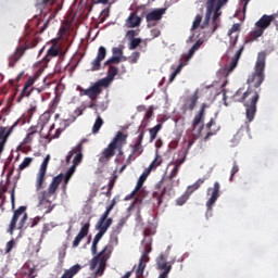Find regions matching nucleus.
<instances>
[{"mask_svg":"<svg viewBox=\"0 0 278 278\" xmlns=\"http://www.w3.org/2000/svg\"><path fill=\"white\" fill-rule=\"evenodd\" d=\"M142 140H144V130H141V131L139 132V136H138V138H137L136 143H137V144H142Z\"/></svg>","mask_w":278,"mask_h":278,"instance_id":"nucleus-64","label":"nucleus"},{"mask_svg":"<svg viewBox=\"0 0 278 278\" xmlns=\"http://www.w3.org/2000/svg\"><path fill=\"white\" fill-rule=\"evenodd\" d=\"M27 206H20L17 210L14 211L12 219L9 225L8 233L10 236H14V230L18 229L20 231H25L29 224H27Z\"/></svg>","mask_w":278,"mask_h":278,"instance_id":"nucleus-3","label":"nucleus"},{"mask_svg":"<svg viewBox=\"0 0 278 278\" xmlns=\"http://www.w3.org/2000/svg\"><path fill=\"white\" fill-rule=\"evenodd\" d=\"M140 60V52L135 51L128 56L129 64H138V61Z\"/></svg>","mask_w":278,"mask_h":278,"instance_id":"nucleus-49","label":"nucleus"},{"mask_svg":"<svg viewBox=\"0 0 278 278\" xmlns=\"http://www.w3.org/2000/svg\"><path fill=\"white\" fill-rule=\"evenodd\" d=\"M31 162H34L33 157H25L24 161L20 164L18 170H25V168H28V166L31 165Z\"/></svg>","mask_w":278,"mask_h":278,"instance_id":"nucleus-47","label":"nucleus"},{"mask_svg":"<svg viewBox=\"0 0 278 278\" xmlns=\"http://www.w3.org/2000/svg\"><path fill=\"white\" fill-rule=\"evenodd\" d=\"M192 144H194V140H189L187 142V147L184 148L178 155L180 156V159H177L174 163H169L168 166H170V164H174L176 167L181 168V164H184L186 162V157H188V153H190V149H192Z\"/></svg>","mask_w":278,"mask_h":278,"instance_id":"nucleus-20","label":"nucleus"},{"mask_svg":"<svg viewBox=\"0 0 278 278\" xmlns=\"http://www.w3.org/2000/svg\"><path fill=\"white\" fill-rule=\"evenodd\" d=\"M207 108H210V105H207L206 103H202L200 111L198 112V114H195L191 124L193 130L197 129V126L203 123V117L205 116V110H207Z\"/></svg>","mask_w":278,"mask_h":278,"instance_id":"nucleus-25","label":"nucleus"},{"mask_svg":"<svg viewBox=\"0 0 278 278\" xmlns=\"http://www.w3.org/2000/svg\"><path fill=\"white\" fill-rule=\"evenodd\" d=\"M271 23H275V16L266 15L264 14L256 23L255 28L250 33L249 39L247 42H254V40H257V38H261V36H264V31L268 29L271 25Z\"/></svg>","mask_w":278,"mask_h":278,"instance_id":"nucleus-6","label":"nucleus"},{"mask_svg":"<svg viewBox=\"0 0 278 278\" xmlns=\"http://www.w3.org/2000/svg\"><path fill=\"white\" fill-rule=\"evenodd\" d=\"M143 236H144V239L142 241L143 247L144 244H147V240H150V245H151L153 242V239L151 238V236H153V231L151 230V228H146L143 230Z\"/></svg>","mask_w":278,"mask_h":278,"instance_id":"nucleus-42","label":"nucleus"},{"mask_svg":"<svg viewBox=\"0 0 278 278\" xmlns=\"http://www.w3.org/2000/svg\"><path fill=\"white\" fill-rule=\"evenodd\" d=\"M61 125L63 126L62 128H58L54 136L51 138H60L62 132L71 125V119H62Z\"/></svg>","mask_w":278,"mask_h":278,"instance_id":"nucleus-38","label":"nucleus"},{"mask_svg":"<svg viewBox=\"0 0 278 278\" xmlns=\"http://www.w3.org/2000/svg\"><path fill=\"white\" fill-rule=\"evenodd\" d=\"M112 53L114 56L123 59V49L115 47L112 49Z\"/></svg>","mask_w":278,"mask_h":278,"instance_id":"nucleus-58","label":"nucleus"},{"mask_svg":"<svg viewBox=\"0 0 278 278\" xmlns=\"http://www.w3.org/2000/svg\"><path fill=\"white\" fill-rule=\"evenodd\" d=\"M51 160V156L48 154L43 162L40 165L39 172L37 174L36 178V190H42V186H45V177H47V168L49 166V161Z\"/></svg>","mask_w":278,"mask_h":278,"instance_id":"nucleus-14","label":"nucleus"},{"mask_svg":"<svg viewBox=\"0 0 278 278\" xmlns=\"http://www.w3.org/2000/svg\"><path fill=\"white\" fill-rule=\"evenodd\" d=\"M37 134H38V126H30L27 130V135L24 138L23 143L24 144H31V142H34V138H36Z\"/></svg>","mask_w":278,"mask_h":278,"instance_id":"nucleus-32","label":"nucleus"},{"mask_svg":"<svg viewBox=\"0 0 278 278\" xmlns=\"http://www.w3.org/2000/svg\"><path fill=\"white\" fill-rule=\"evenodd\" d=\"M121 56H112L111 59H109L104 64L108 66V64H119L121 62Z\"/></svg>","mask_w":278,"mask_h":278,"instance_id":"nucleus-57","label":"nucleus"},{"mask_svg":"<svg viewBox=\"0 0 278 278\" xmlns=\"http://www.w3.org/2000/svg\"><path fill=\"white\" fill-rule=\"evenodd\" d=\"M203 45V41H201V39H199L190 49L189 52L187 54H182L181 59H180V63L178 64V66L176 67V70L174 71L176 75H179L181 73V68H184V66H188V63L190 62V60H192L194 53H197V51H199V49H201V46Z\"/></svg>","mask_w":278,"mask_h":278,"instance_id":"nucleus-10","label":"nucleus"},{"mask_svg":"<svg viewBox=\"0 0 278 278\" xmlns=\"http://www.w3.org/2000/svg\"><path fill=\"white\" fill-rule=\"evenodd\" d=\"M144 268H147V264L139 262L138 268L136 270L137 278H142V275H144Z\"/></svg>","mask_w":278,"mask_h":278,"instance_id":"nucleus-50","label":"nucleus"},{"mask_svg":"<svg viewBox=\"0 0 278 278\" xmlns=\"http://www.w3.org/2000/svg\"><path fill=\"white\" fill-rule=\"evenodd\" d=\"M116 179H118V175H116V172L113 173V177L111 178L108 188L110 190H114V185L116 184Z\"/></svg>","mask_w":278,"mask_h":278,"instance_id":"nucleus-55","label":"nucleus"},{"mask_svg":"<svg viewBox=\"0 0 278 278\" xmlns=\"http://www.w3.org/2000/svg\"><path fill=\"white\" fill-rule=\"evenodd\" d=\"M86 142H88V139H81L79 143L76 144V147H74L68 154L66 155L65 162L66 164H71V160H73V166L77 167L79 166L80 162H83L84 160V144H86ZM76 153V155H75ZM73 155L74 159H73Z\"/></svg>","mask_w":278,"mask_h":278,"instance_id":"nucleus-9","label":"nucleus"},{"mask_svg":"<svg viewBox=\"0 0 278 278\" xmlns=\"http://www.w3.org/2000/svg\"><path fill=\"white\" fill-rule=\"evenodd\" d=\"M51 21H53V13H50L48 20L45 22V24L41 27V34L42 31H45V29H47V27H49V23H51Z\"/></svg>","mask_w":278,"mask_h":278,"instance_id":"nucleus-60","label":"nucleus"},{"mask_svg":"<svg viewBox=\"0 0 278 278\" xmlns=\"http://www.w3.org/2000/svg\"><path fill=\"white\" fill-rule=\"evenodd\" d=\"M116 142H118V137H114L109 146L102 151L99 157L100 163L110 162L114 155H116Z\"/></svg>","mask_w":278,"mask_h":278,"instance_id":"nucleus-15","label":"nucleus"},{"mask_svg":"<svg viewBox=\"0 0 278 278\" xmlns=\"http://www.w3.org/2000/svg\"><path fill=\"white\" fill-rule=\"evenodd\" d=\"M140 45H142V39H140V38L131 39V40L129 41L128 49H129L130 51H135V49H136L137 47H139Z\"/></svg>","mask_w":278,"mask_h":278,"instance_id":"nucleus-46","label":"nucleus"},{"mask_svg":"<svg viewBox=\"0 0 278 278\" xmlns=\"http://www.w3.org/2000/svg\"><path fill=\"white\" fill-rule=\"evenodd\" d=\"M242 51H244V46H242L235 54V58L232 62L228 65V73L233 72L236 66H238V62L240 60V56L242 55Z\"/></svg>","mask_w":278,"mask_h":278,"instance_id":"nucleus-34","label":"nucleus"},{"mask_svg":"<svg viewBox=\"0 0 278 278\" xmlns=\"http://www.w3.org/2000/svg\"><path fill=\"white\" fill-rule=\"evenodd\" d=\"M156 266L157 270H163V273L160 274L159 278H168V274L170 273V270H173V265L166 262L164 254H160V256L157 257Z\"/></svg>","mask_w":278,"mask_h":278,"instance_id":"nucleus-17","label":"nucleus"},{"mask_svg":"<svg viewBox=\"0 0 278 278\" xmlns=\"http://www.w3.org/2000/svg\"><path fill=\"white\" fill-rule=\"evenodd\" d=\"M56 1L58 0H41L37 2L36 8L37 10H40V12L42 13V11L47 8V5H55Z\"/></svg>","mask_w":278,"mask_h":278,"instance_id":"nucleus-37","label":"nucleus"},{"mask_svg":"<svg viewBox=\"0 0 278 278\" xmlns=\"http://www.w3.org/2000/svg\"><path fill=\"white\" fill-rule=\"evenodd\" d=\"M77 167H75V165H72L68 169H67V172L65 173V177H70V179H71V177H73V175L75 174V169H76Z\"/></svg>","mask_w":278,"mask_h":278,"instance_id":"nucleus-62","label":"nucleus"},{"mask_svg":"<svg viewBox=\"0 0 278 278\" xmlns=\"http://www.w3.org/2000/svg\"><path fill=\"white\" fill-rule=\"evenodd\" d=\"M165 184L163 190L161 191L160 195L156 197L157 206L162 205L164 203V195L170 194L173 192V188L175 186V180L173 178L163 177L160 182L156 185V188H162V185Z\"/></svg>","mask_w":278,"mask_h":278,"instance_id":"nucleus-11","label":"nucleus"},{"mask_svg":"<svg viewBox=\"0 0 278 278\" xmlns=\"http://www.w3.org/2000/svg\"><path fill=\"white\" fill-rule=\"evenodd\" d=\"M143 254L140 257L139 262H141V264H147L149 262V253H151V251H153V249L151 248V239L147 240L146 239V244L143 245Z\"/></svg>","mask_w":278,"mask_h":278,"instance_id":"nucleus-33","label":"nucleus"},{"mask_svg":"<svg viewBox=\"0 0 278 278\" xmlns=\"http://www.w3.org/2000/svg\"><path fill=\"white\" fill-rule=\"evenodd\" d=\"M38 223H40V217L37 216V217L30 219V223L28 224V227L34 228V227H36V225H38Z\"/></svg>","mask_w":278,"mask_h":278,"instance_id":"nucleus-63","label":"nucleus"},{"mask_svg":"<svg viewBox=\"0 0 278 278\" xmlns=\"http://www.w3.org/2000/svg\"><path fill=\"white\" fill-rule=\"evenodd\" d=\"M127 223V217H122L117 225L113 227V230L111 232V242H115V244H118V235L121 231H123V227H125V224Z\"/></svg>","mask_w":278,"mask_h":278,"instance_id":"nucleus-23","label":"nucleus"},{"mask_svg":"<svg viewBox=\"0 0 278 278\" xmlns=\"http://www.w3.org/2000/svg\"><path fill=\"white\" fill-rule=\"evenodd\" d=\"M236 31H240V24H233L232 27L229 29L228 31V36L231 40V38H233V34H236Z\"/></svg>","mask_w":278,"mask_h":278,"instance_id":"nucleus-53","label":"nucleus"},{"mask_svg":"<svg viewBox=\"0 0 278 278\" xmlns=\"http://www.w3.org/2000/svg\"><path fill=\"white\" fill-rule=\"evenodd\" d=\"M101 127H103V118L98 116L92 127V134H99V129H101Z\"/></svg>","mask_w":278,"mask_h":278,"instance_id":"nucleus-43","label":"nucleus"},{"mask_svg":"<svg viewBox=\"0 0 278 278\" xmlns=\"http://www.w3.org/2000/svg\"><path fill=\"white\" fill-rule=\"evenodd\" d=\"M62 181H64L65 186H68L71 178L68 176H64V174L55 176L49 185L48 190L38 194L39 205H43L46 201L51 199V197H54L55 199V192H58V188H60V184H62Z\"/></svg>","mask_w":278,"mask_h":278,"instance_id":"nucleus-5","label":"nucleus"},{"mask_svg":"<svg viewBox=\"0 0 278 278\" xmlns=\"http://www.w3.org/2000/svg\"><path fill=\"white\" fill-rule=\"evenodd\" d=\"M89 231H90V224L86 223L85 225H83L78 235L75 237V239L72 243L73 249H77V247H79V244L81 243V240H84V238H86V236H88Z\"/></svg>","mask_w":278,"mask_h":278,"instance_id":"nucleus-22","label":"nucleus"},{"mask_svg":"<svg viewBox=\"0 0 278 278\" xmlns=\"http://www.w3.org/2000/svg\"><path fill=\"white\" fill-rule=\"evenodd\" d=\"M112 223H113L112 218L106 219V222L98 220L96 225V229H98V233L94 236L93 242L99 243L101 241V238L105 236V233L108 232V229L112 227Z\"/></svg>","mask_w":278,"mask_h":278,"instance_id":"nucleus-16","label":"nucleus"},{"mask_svg":"<svg viewBox=\"0 0 278 278\" xmlns=\"http://www.w3.org/2000/svg\"><path fill=\"white\" fill-rule=\"evenodd\" d=\"M27 49H29V46L27 43L22 45L16 48L15 52L13 54H11L8 59L9 60V68H14L16 62H18L21 60V58H23V55H25V51H27Z\"/></svg>","mask_w":278,"mask_h":278,"instance_id":"nucleus-18","label":"nucleus"},{"mask_svg":"<svg viewBox=\"0 0 278 278\" xmlns=\"http://www.w3.org/2000/svg\"><path fill=\"white\" fill-rule=\"evenodd\" d=\"M206 180L207 178H199L193 185H190L187 188V192L189 194H192V192H197V190H199V188H201V186L204 185Z\"/></svg>","mask_w":278,"mask_h":278,"instance_id":"nucleus-35","label":"nucleus"},{"mask_svg":"<svg viewBox=\"0 0 278 278\" xmlns=\"http://www.w3.org/2000/svg\"><path fill=\"white\" fill-rule=\"evenodd\" d=\"M161 130H162V124H157L153 128L149 129L150 142H153V140H155V138H157V134H160Z\"/></svg>","mask_w":278,"mask_h":278,"instance_id":"nucleus-39","label":"nucleus"},{"mask_svg":"<svg viewBox=\"0 0 278 278\" xmlns=\"http://www.w3.org/2000/svg\"><path fill=\"white\" fill-rule=\"evenodd\" d=\"M53 229V226L51 224H43L42 231H41V238H45L49 231Z\"/></svg>","mask_w":278,"mask_h":278,"instance_id":"nucleus-52","label":"nucleus"},{"mask_svg":"<svg viewBox=\"0 0 278 278\" xmlns=\"http://www.w3.org/2000/svg\"><path fill=\"white\" fill-rule=\"evenodd\" d=\"M36 79H38V76H36V75L29 76L27 81L24 84V86H26L28 88H34V84H36Z\"/></svg>","mask_w":278,"mask_h":278,"instance_id":"nucleus-51","label":"nucleus"},{"mask_svg":"<svg viewBox=\"0 0 278 278\" xmlns=\"http://www.w3.org/2000/svg\"><path fill=\"white\" fill-rule=\"evenodd\" d=\"M205 7H206V13L204 16V21H203V15H201V14L195 15V18L192 23L191 29H192V31H194V29H199V27H201V29H205V27H207V25H210V21H212V27H213L212 31L214 34V31H216V29H218V22L220 21V16L217 17V20L214 24V12H216V8H214V10L211 13L210 18L207 21V0H206ZM205 21H207V24H205Z\"/></svg>","mask_w":278,"mask_h":278,"instance_id":"nucleus-7","label":"nucleus"},{"mask_svg":"<svg viewBox=\"0 0 278 278\" xmlns=\"http://www.w3.org/2000/svg\"><path fill=\"white\" fill-rule=\"evenodd\" d=\"M31 92H34V87H27L26 85H24L21 93L17 97V103H21V101H23L25 97H31Z\"/></svg>","mask_w":278,"mask_h":278,"instance_id":"nucleus-36","label":"nucleus"},{"mask_svg":"<svg viewBox=\"0 0 278 278\" xmlns=\"http://www.w3.org/2000/svg\"><path fill=\"white\" fill-rule=\"evenodd\" d=\"M265 70L266 52H260L254 66V73L249 75L247 80L248 89L244 92L242 89H238L233 94L235 101L243 103L248 123H253L257 112V101H260V92H262V88H260V86H262V84H264V79H266V75L264 74Z\"/></svg>","mask_w":278,"mask_h":278,"instance_id":"nucleus-1","label":"nucleus"},{"mask_svg":"<svg viewBox=\"0 0 278 278\" xmlns=\"http://www.w3.org/2000/svg\"><path fill=\"white\" fill-rule=\"evenodd\" d=\"M112 210H114V204H110V205L106 207L105 212L101 215V217L99 218V220H100L101 223H108V220L110 219V218H108V216H110V212H112Z\"/></svg>","mask_w":278,"mask_h":278,"instance_id":"nucleus-41","label":"nucleus"},{"mask_svg":"<svg viewBox=\"0 0 278 278\" xmlns=\"http://www.w3.org/2000/svg\"><path fill=\"white\" fill-rule=\"evenodd\" d=\"M207 197L208 200L206 201V210L208 212H212V207H214V204L216 201H218V198L220 197V184L218 181L214 182L213 188L207 189Z\"/></svg>","mask_w":278,"mask_h":278,"instance_id":"nucleus-12","label":"nucleus"},{"mask_svg":"<svg viewBox=\"0 0 278 278\" xmlns=\"http://www.w3.org/2000/svg\"><path fill=\"white\" fill-rule=\"evenodd\" d=\"M105 55H108V50L105 49V47L101 46L98 49L97 58L91 62L90 71H101V62L105 60Z\"/></svg>","mask_w":278,"mask_h":278,"instance_id":"nucleus-19","label":"nucleus"},{"mask_svg":"<svg viewBox=\"0 0 278 278\" xmlns=\"http://www.w3.org/2000/svg\"><path fill=\"white\" fill-rule=\"evenodd\" d=\"M227 1L229 0H207L206 21L204 23L205 25H207V22L210 21V16H212V13L214 12V8H215V12L213 16V25H215V29H216V21L218 20V16L223 15V11L220 10H223V5H225Z\"/></svg>","mask_w":278,"mask_h":278,"instance_id":"nucleus-8","label":"nucleus"},{"mask_svg":"<svg viewBox=\"0 0 278 278\" xmlns=\"http://www.w3.org/2000/svg\"><path fill=\"white\" fill-rule=\"evenodd\" d=\"M16 247V240L12 239L5 244L4 255L12 253V249Z\"/></svg>","mask_w":278,"mask_h":278,"instance_id":"nucleus-48","label":"nucleus"},{"mask_svg":"<svg viewBox=\"0 0 278 278\" xmlns=\"http://www.w3.org/2000/svg\"><path fill=\"white\" fill-rule=\"evenodd\" d=\"M189 195L182 194L176 200V205H185V203L188 201Z\"/></svg>","mask_w":278,"mask_h":278,"instance_id":"nucleus-54","label":"nucleus"},{"mask_svg":"<svg viewBox=\"0 0 278 278\" xmlns=\"http://www.w3.org/2000/svg\"><path fill=\"white\" fill-rule=\"evenodd\" d=\"M162 160H160V156H156L152 163L149 165V167L146 169V172H149L151 175V170L155 169L156 166H161Z\"/></svg>","mask_w":278,"mask_h":278,"instance_id":"nucleus-45","label":"nucleus"},{"mask_svg":"<svg viewBox=\"0 0 278 278\" xmlns=\"http://www.w3.org/2000/svg\"><path fill=\"white\" fill-rule=\"evenodd\" d=\"M60 53H62V50L60 49V47L52 45L50 49H48L45 58L42 59L43 65L47 66L51 62V60H53V58H58Z\"/></svg>","mask_w":278,"mask_h":278,"instance_id":"nucleus-24","label":"nucleus"},{"mask_svg":"<svg viewBox=\"0 0 278 278\" xmlns=\"http://www.w3.org/2000/svg\"><path fill=\"white\" fill-rule=\"evenodd\" d=\"M117 75L118 67L110 65L106 77L99 79L87 89L81 86H77L76 90H78L79 97H88L90 101H97L99 96L103 92V88H109L112 81H114V77Z\"/></svg>","mask_w":278,"mask_h":278,"instance_id":"nucleus-2","label":"nucleus"},{"mask_svg":"<svg viewBox=\"0 0 278 278\" xmlns=\"http://www.w3.org/2000/svg\"><path fill=\"white\" fill-rule=\"evenodd\" d=\"M81 268H84L81 265L76 264L68 269H65L61 278H73L81 270Z\"/></svg>","mask_w":278,"mask_h":278,"instance_id":"nucleus-31","label":"nucleus"},{"mask_svg":"<svg viewBox=\"0 0 278 278\" xmlns=\"http://www.w3.org/2000/svg\"><path fill=\"white\" fill-rule=\"evenodd\" d=\"M136 36H138V33H136V30H128L126 33V38L129 40H135L136 39Z\"/></svg>","mask_w":278,"mask_h":278,"instance_id":"nucleus-59","label":"nucleus"},{"mask_svg":"<svg viewBox=\"0 0 278 278\" xmlns=\"http://www.w3.org/2000/svg\"><path fill=\"white\" fill-rule=\"evenodd\" d=\"M143 151H144V148H142V143H136L132 146V155H136V157H139V155H142Z\"/></svg>","mask_w":278,"mask_h":278,"instance_id":"nucleus-44","label":"nucleus"},{"mask_svg":"<svg viewBox=\"0 0 278 278\" xmlns=\"http://www.w3.org/2000/svg\"><path fill=\"white\" fill-rule=\"evenodd\" d=\"M16 127H18V122H14V124L9 128L5 126H0V155L3 153L5 144H8V140Z\"/></svg>","mask_w":278,"mask_h":278,"instance_id":"nucleus-13","label":"nucleus"},{"mask_svg":"<svg viewBox=\"0 0 278 278\" xmlns=\"http://www.w3.org/2000/svg\"><path fill=\"white\" fill-rule=\"evenodd\" d=\"M199 103V89H197L193 94L185 100L182 105L184 112H192Z\"/></svg>","mask_w":278,"mask_h":278,"instance_id":"nucleus-21","label":"nucleus"},{"mask_svg":"<svg viewBox=\"0 0 278 278\" xmlns=\"http://www.w3.org/2000/svg\"><path fill=\"white\" fill-rule=\"evenodd\" d=\"M115 138H118V141L115 143V151H118V155H123V147L127 144V135H124L122 131H117Z\"/></svg>","mask_w":278,"mask_h":278,"instance_id":"nucleus-28","label":"nucleus"},{"mask_svg":"<svg viewBox=\"0 0 278 278\" xmlns=\"http://www.w3.org/2000/svg\"><path fill=\"white\" fill-rule=\"evenodd\" d=\"M177 175H179V167L174 166L173 170L166 177L173 179L174 177H177Z\"/></svg>","mask_w":278,"mask_h":278,"instance_id":"nucleus-61","label":"nucleus"},{"mask_svg":"<svg viewBox=\"0 0 278 278\" xmlns=\"http://www.w3.org/2000/svg\"><path fill=\"white\" fill-rule=\"evenodd\" d=\"M149 172H147L144 169V172L141 174V176L139 177L138 181H137V190H140V188H142V186H144V181H147V177H149Z\"/></svg>","mask_w":278,"mask_h":278,"instance_id":"nucleus-40","label":"nucleus"},{"mask_svg":"<svg viewBox=\"0 0 278 278\" xmlns=\"http://www.w3.org/2000/svg\"><path fill=\"white\" fill-rule=\"evenodd\" d=\"M216 126V119L211 118L210 122L206 124L207 134L204 137V140H210L212 136H216V132L218 129H220V126H217L216 129L212 130V127Z\"/></svg>","mask_w":278,"mask_h":278,"instance_id":"nucleus-30","label":"nucleus"},{"mask_svg":"<svg viewBox=\"0 0 278 278\" xmlns=\"http://www.w3.org/2000/svg\"><path fill=\"white\" fill-rule=\"evenodd\" d=\"M140 23H142V18L138 16L137 12H132L126 20V27L134 29V27H140Z\"/></svg>","mask_w":278,"mask_h":278,"instance_id":"nucleus-26","label":"nucleus"},{"mask_svg":"<svg viewBox=\"0 0 278 278\" xmlns=\"http://www.w3.org/2000/svg\"><path fill=\"white\" fill-rule=\"evenodd\" d=\"M36 110H38V108L31 104L30 108L27 110V112L22 115V118L15 121V123H17V125L20 123H22V125H25V123H29L34 114H36Z\"/></svg>","mask_w":278,"mask_h":278,"instance_id":"nucleus-27","label":"nucleus"},{"mask_svg":"<svg viewBox=\"0 0 278 278\" xmlns=\"http://www.w3.org/2000/svg\"><path fill=\"white\" fill-rule=\"evenodd\" d=\"M166 12V9H157L146 15L147 23H151L153 21H162V15Z\"/></svg>","mask_w":278,"mask_h":278,"instance_id":"nucleus-29","label":"nucleus"},{"mask_svg":"<svg viewBox=\"0 0 278 278\" xmlns=\"http://www.w3.org/2000/svg\"><path fill=\"white\" fill-rule=\"evenodd\" d=\"M238 170H240V167L238 166V163L235 162L230 172V181H233V176L238 173Z\"/></svg>","mask_w":278,"mask_h":278,"instance_id":"nucleus-56","label":"nucleus"},{"mask_svg":"<svg viewBox=\"0 0 278 278\" xmlns=\"http://www.w3.org/2000/svg\"><path fill=\"white\" fill-rule=\"evenodd\" d=\"M110 255H112V245L108 244L90 261V270H94L98 266L96 277H101L105 273V266H108Z\"/></svg>","mask_w":278,"mask_h":278,"instance_id":"nucleus-4","label":"nucleus"}]
</instances>
